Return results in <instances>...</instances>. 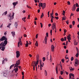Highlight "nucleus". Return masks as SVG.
<instances>
[{
  "instance_id": "f257e3e1",
  "label": "nucleus",
  "mask_w": 79,
  "mask_h": 79,
  "mask_svg": "<svg viewBox=\"0 0 79 79\" xmlns=\"http://www.w3.org/2000/svg\"><path fill=\"white\" fill-rule=\"evenodd\" d=\"M7 44V41H4L3 42H2L0 44V49H1L2 51H4L5 49V46Z\"/></svg>"
},
{
  "instance_id": "f03ea898",
  "label": "nucleus",
  "mask_w": 79,
  "mask_h": 79,
  "mask_svg": "<svg viewBox=\"0 0 79 79\" xmlns=\"http://www.w3.org/2000/svg\"><path fill=\"white\" fill-rule=\"evenodd\" d=\"M20 64V60H19L16 62V63L15 64V66H14L15 69H14V71H15V73L18 72V65Z\"/></svg>"
},
{
  "instance_id": "7ed1b4c3",
  "label": "nucleus",
  "mask_w": 79,
  "mask_h": 79,
  "mask_svg": "<svg viewBox=\"0 0 79 79\" xmlns=\"http://www.w3.org/2000/svg\"><path fill=\"white\" fill-rule=\"evenodd\" d=\"M0 40H1V41H3V40H5L4 41H6L7 44V43H8V41H7V38L4 36H3L2 37V38L0 39Z\"/></svg>"
},
{
  "instance_id": "20e7f679",
  "label": "nucleus",
  "mask_w": 79,
  "mask_h": 79,
  "mask_svg": "<svg viewBox=\"0 0 79 79\" xmlns=\"http://www.w3.org/2000/svg\"><path fill=\"white\" fill-rule=\"evenodd\" d=\"M75 66H77V64H79V61L77 60V59H76L75 61Z\"/></svg>"
},
{
  "instance_id": "39448f33",
  "label": "nucleus",
  "mask_w": 79,
  "mask_h": 79,
  "mask_svg": "<svg viewBox=\"0 0 79 79\" xmlns=\"http://www.w3.org/2000/svg\"><path fill=\"white\" fill-rule=\"evenodd\" d=\"M21 39L20 38H19V41L18 42V47H19V46H20V45H19V44H20L21 45H22V42H21Z\"/></svg>"
},
{
  "instance_id": "423d86ee",
  "label": "nucleus",
  "mask_w": 79,
  "mask_h": 79,
  "mask_svg": "<svg viewBox=\"0 0 79 79\" xmlns=\"http://www.w3.org/2000/svg\"><path fill=\"white\" fill-rule=\"evenodd\" d=\"M8 17L9 20H11V19H13V18L12 17V15L11 13L9 14Z\"/></svg>"
},
{
  "instance_id": "0eeeda50",
  "label": "nucleus",
  "mask_w": 79,
  "mask_h": 79,
  "mask_svg": "<svg viewBox=\"0 0 79 79\" xmlns=\"http://www.w3.org/2000/svg\"><path fill=\"white\" fill-rule=\"evenodd\" d=\"M56 23H53L52 24V27L55 30H56Z\"/></svg>"
},
{
  "instance_id": "6e6552de",
  "label": "nucleus",
  "mask_w": 79,
  "mask_h": 79,
  "mask_svg": "<svg viewBox=\"0 0 79 79\" xmlns=\"http://www.w3.org/2000/svg\"><path fill=\"white\" fill-rule=\"evenodd\" d=\"M8 74V73L7 71H4L3 73V76L4 77H6Z\"/></svg>"
},
{
  "instance_id": "1a4fd4ad",
  "label": "nucleus",
  "mask_w": 79,
  "mask_h": 79,
  "mask_svg": "<svg viewBox=\"0 0 79 79\" xmlns=\"http://www.w3.org/2000/svg\"><path fill=\"white\" fill-rule=\"evenodd\" d=\"M16 53L17 58H19V57L20 55V54H19V52L18 51H17L16 52Z\"/></svg>"
},
{
  "instance_id": "9d476101",
  "label": "nucleus",
  "mask_w": 79,
  "mask_h": 79,
  "mask_svg": "<svg viewBox=\"0 0 79 79\" xmlns=\"http://www.w3.org/2000/svg\"><path fill=\"white\" fill-rule=\"evenodd\" d=\"M72 10L73 11H74L76 10V4L73 5V7L72 8Z\"/></svg>"
},
{
  "instance_id": "9b49d317",
  "label": "nucleus",
  "mask_w": 79,
  "mask_h": 79,
  "mask_svg": "<svg viewBox=\"0 0 79 79\" xmlns=\"http://www.w3.org/2000/svg\"><path fill=\"white\" fill-rule=\"evenodd\" d=\"M33 63H32V66H33V70L34 71L35 70V66L33 64H36V61H33Z\"/></svg>"
},
{
  "instance_id": "f8f14e48",
  "label": "nucleus",
  "mask_w": 79,
  "mask_h": 79,
  "mask_svg": "<svg viewBox=\"0 0 79 79\" xmlns=\"http://www.w3.org/2000/svg\"><path fill=\"white\" fill-rule=\"evenodd\" d=\"M45 7H46V3H43V6L42 7L43 10H44Z\"/></svg>"
},
{
  "instance_id": "ddd939ff",
  "label": "nucleus",
  "mask_w": 79,
  "mask_h": 79,
  "mask_svg": "<svg viewBox=\"0 0 79 79\" xmlns=\"http://www.w3.org/2000/svg\"><path fill=\"white\" fill-rule=\"evenodd\" d=\"M54 48H54V46L52 45L51 46V50H52V52H54Z\"/></svg>"
},
{
  "instance_id": "4468645a",
  "label": "nucleus",
  "mask_w": 79,
  "mask_h": 79,
  "mask_svg": "<svg viewBox=\"0 0 79 79\" xmlns=\"http://www.w3.org/2000/svg\"><path fill=\"white\" fill-rule=\"evenodd\" d=\"M18 2H13L12 3V4L13 5H14V6H16V5H17V4H18Z\"/></svg>"
},
{
  "instance_id": "2eb2a0df",
  "label": "nucleus",
  "mask_w": 79,
  "mask_h": 79,
  "mask_svg": "<svg viewBox=\"0 0 79 79\" xmlns=\"http://www.w3.org/2000/svg\"><path fill=\"white\" fill-rule=\"evenodd\" d=\"M11 34L13 37H15V31H14V32L12 31Z\"/></svg>"
},
{
  "instance_id": "dca6fc26",
  "label": "nucleus",
  "mask_w": 79,
  "mask_h": 79,
  "mask_svg": "<svg viewBox=\"0 0 79 79\" xmlns=\"http://www.w3.org/2000/svg\"><path fill=\"white\" fill-rule=\"evenodd\" d=\"M74 44L75 45H77V42L76 40L74 41Z\"/></svg>"
},
{
  "instance_id": "f3484780",
  "label": "nucleus",
  "mask_w": 79,
  "mask_h": 79,
  "mask_svg": "<svg viewBox=\"0 0 79 79\" xmlns=\"http://www.w3.org/2000/svg\"><path fill=\"white\" fill-rule=\"evenodd\" d=\"M15 26L16 27V29L17 28V27H18V22H16L15 23Z\"/></svg>"
},
{
  "instance_id": "a211bd4d",
  "label": "nucleus",
  "mask_w": 79,
  "mask_h": 79,
  "mask_svg": "<svg viewBox=\"0 0 79 79\" xmlns=\"http://www.w3.org/2000/svg\"><path fill=\"white\" fill-rule=\"evenodd\" d=\"M56 74H58V66H56Z\"/></svg>"
},
{
  "instance_id": "6ab92c4d",
  "label": "nucleus",
  "mask_w": 79,
  "mask_h": 79,
  "mask_svg": "<svg viewBox=\"0 0 79 79\" xmlns=\"http://www.w3.org/2000/svg\"><path fill=\"white\" fill-rule=\"evenodd\" d=\"M7 14V11H6L4 13H3V14L2 15V16H4L6 15Z\"/></svg>"
},
{
  "instance_id": "aec40b11",
  "label": "nucleus",
  "mask_w": 79,
  "mask_h": 79,
  "mask_svg": "<svg viewBox=\"0 0 79 79\" xmlns=\"http://www.w3.org/2000/svg\"><path fill=\"white\" fill-rule=\"evenodd\" d=\"M68 39H71V35L69 34L68 36H67V39H68Z\"/></svg>"
},
{
  "instance_id": "412c9836",
  "label": "nucleus",
  "mask_w": 79,
  "mask_h": 79,
  "mask_svg": "<svg viewBox=\"0 0 79 79\" xmlns=\"http://www.w3.org/2000/svg\"><path fill=\"white\" fill-rule=\"evenodd\" d=\"M44 71L45 75V76H47V71H46V70H45Z\"/></svg>"
},
{
  "instance_id": "4be33fe9",
  "label": "nucleus",
  "mask_w": 79,
  "mask_h": 79,
  "mask_svg": "<svg viewBox=\"0 0 79 79\" xmlns=\"http://www.w3.org/2000/svg\"><path fill=\"white\" fill-rule=\"evenodd\" d=\"M15 66V64H13L12 65H11L10 68V69H11V68H13V66Z\"/></svg>"
},
{
  "instance_id": "5701e85b",
  "label": "nucleus",
  "mask_w": 79,
  "mask_h": 79,
  "mask_svg": "<svg viewBox=\"0 0 79 79\" xmlns=\"http://www.w3.org/2000/svg\"><path fill=\"white\" fill-rule=\"evenodd\" d=\"M35 45L36 47H38V42H37V41H36V43L35 44Z\"/></svg>"
},
{
  "instance_id": "b1692460",
  "label": "nucleus",
  "mask_w": 79,
  "mask_h": 79,
  "mask_svg": "<svg viewBox=\"0 0 79 79\" xmlns=\"http://www.w3.org/2000/svg\"><path fill=\"white\" fill-rule=\"evenodd\" d=\"M53 15V10H52V13L51 14V13L50 14V15L51 17H52V15Z\"/></svg>"
},
{
  "instance_id": "393cba45",
  "label": "nucleus",
  "mask_w": 79,
  "mask_h": 79,
  "mask_svg": "<svg viewBox=\"0 0 79 79\" xmlns=\"http://www.w3.org/2000/svg\"><path fill=\"white\" fill-rule=\"evenodd\" d=\"M44 13H42V15H41L40 18H43V17H44Z\"/></svg>"
},
{
  "instance_id": "a878e982",
  "label": "nucleus",
  "mask_w": 79,
  "mask_h": 79,
  "mask_svg": "<svg viewBox=\"0 0 79 79\" xmlns=\"http://www.w3.org/2000/svg\"><path fill=\"white\" fill-rule=\"evenodd\" d=\"M67 56H68V55H66L65 56V58L66 59V60H68V59L69 60V58Z\"/></svg>"
},
{
  "instance_id": "bb28decb",
  "label": "nucleus",
  "mask_w": 79,
  "mask_h": 79,
  "mask_svg": "<svg viewBox=\"0 0 79 79\" xmlns=\"http://www.w3.org/2000/svg\"><path fill=\"white\" fill-rule=\"evenodd\" d=\"M40 5L41 6V7H42L43 6V3L40 2Z\"/></svg>"
},
{
  "instance_id": "cd10ccee",
  "label": "nucleus",
  "mask_w": 79,
  "mask_h": 79,
  "mask_svg": "<svg viewBox=\"0 0 79 79\" xmlns=\"http://www.w3.org/2000/svg\"><path fill=\"white\" fill-rule=\"evenodd\" d=\"M67 39L68 40V41L69 42H71V41H70V40L71 39V38H67Z\"/></svg>"
},
{
  "instance_id": "c85d7f7f",
  "label": "nucleus",
  "mask_w": 79,
  "mask_h": 79,
  "mask_svg": "<svg viewBox=\"0 0 79 79\" xmlns=\"http://www.w3.org/2000/svg\"><path fill=\"white\" fill-rule=\"evenodd\" d=\"M40 64V67H44V65L41 63Z\"/></svg>"
},
{
  "instance_id": "c756f323",
  "label": "nucleus",
  "mask_w": 79,
  "mask_h": 79,
  "mask_svg": "<svg viewBox=\"0 0 79 79\" xmlns=\"http://www.w3.org/2000/svg\"><path fill=\"white\" fill-rule=\"evenodd\" d=\"M72 24H73V25L74 26L75 24V21H73L72 22Z\"/></svg>"
},
{
  "instance_id": "7c9ffc66",
  "label": "nucleus",
  "mask_w": 79,
  "mask_h": 79,
  "mask_svg": "<svg viewBox=\"0 0 79 79\" xmlns=\"http://www.w3.org/2000/svg\"><path fill=\"white\" fill-rule=\"evenodd\" d=\"M14 15H15V13H14V12H13L12 13V15L13 19L14 18Z\"/></svg>"
},
{
  "instance_id": "2f4dec72",
  "label": "nucleus",
  "mask_w": 79,
  "mask_h": 79,
  "mask_svg": "<svg viewBox=\"0 0 79 79\" xmlns=\"http://www.w3.org/2000/svg\"><path fill=\"white\" fill-rule=\"evenodd\" d=\"M44 40L45 41H47V38L46 37V36L45 37V38L44 39Z\"/></svg>"
},
{
  "instance_id": "473e14b6",
  "label": "nucleus",
  "mask_w": 79,
  "mask_h": 79,
  "mask_svg": "<svg viewBox=\"0 0 79 79\" xmlns=\"http://www.w3.org/2000/svg\"><path fill=\"white\" fill-rule=\"evenodd\" d=\"M60 40H61V41H62V42H63V41H64V40L63 38H61L60 39Z\"/></svg>"
},
{
  "instance_id": "72a5a7b5",
  "label": "nucleus",
  "mask_w": 79,
  "mask_h": 79,
  "mask_svg": "<svg viewBox=\"0 0 79 79\" xmlns=\"http://www.w3.org/2000/svg\"><path fill=\"white\" fill-rule=\"evenodd\" d=\"M71 76H72V77H74V74L71 73Z\"/></svg>"
},
{
  "instance_id": "f704fd0d",
  "label": "nucleus",
  "mask_w": 79,
  "mask_h": 79,
  "mask_svg": "<svg viewBox=\"0 0 79 79\" xmlns=\"http://www.w3.org/2000/svg\"><path fill=\"white\" fill-rule=\"evenodd\" d=\"M40 24L41 25V28H42V27H43V24H42V23H40Z\"/></svg>"
},
{
  "instance_id": "c9c22d12",
  "label": "nucleus",
  "mask_w": 79,
  "mask_h": 79,
  "mask_svg": "<svg viewBox=\"0 0 79 79\" xmlns=\"http://www.w3.org/2000/svg\"><path fill=\"white\" fill-rule=\"evenodd\" d=\"M63 15L64 16V14H65V11H64V10H63Z\"/></svg>"
},
{
  "instance_id": "e433bc0d",
  "label": "nucleus",
  "mask_w": 79,
  "mask_h": 79,
  "mask_svg": "<svg viewBox=\"0 0 79 79\" xmlns=\"http://www.w3.org/2000/svg\"><path fill=\"white\" fill-rule=\"evenodd\" d=\"M43 61H45V57H44L43 58Z\"/></svg>"
},
{
  "instance_id": "4c0bfd02",
  "label": "nucleus",
  "mask_w": 79,
  "mask_h": 79,
  "mask_svg": "<svg viewBox=\"0 0 79 79\" xmlns=\"http://www.w3.org/2000/svg\"><path fill=\"white\" fill-rule=\"evenodd\" d=\"M28 45H29V44H25V47H28Z\"/></svg>"
},
{
  "instance_id": "58836bf2",
  "label": "nucleus",
  "mask_w": 79,
  "mask_h": 79,
  "mask_svg": "<svg viewBox=\"0 0 79 79\" xmlns=\"http://www.w3.org/2000/svg\"><path fill=\"white\" fill-rule=\"evenodd\" d=\"M76 57H78V56H79V54L77 53L76 55Z\"/></svg>"
},
{
  "instance_id": "ea45409f",
  "label": "nucleus",
  "mask_w": 79,
  "mask_h": 79,
  "mask_svg": "<svg viewBox=\"0 0 79 79\" xmlns=\"http://www.w3.org/2000/svg\"><path fill=\"white\" fill-rule=\"evenodd\" d=\"M71 61H73V60H74V58L73 57H72L71 58Z\"/></svg>"
},
{
  "instance_id": "a19ab883",
  "label": "nucleus",
  "mask_w": 79,
  "mask_h": 79,
  "mask_svg": "<svg viewBox=\"0 0 79 79\" xmlns=\"http://www.w3.org/2000/svg\"><path fill=\"white\" fill-rule=\"evenodd\" d=\"M64 33H66V32H67V30H66L65 29H64Z\"/></svg>"
},
{
  "instance_id": "79ce46f5",
  "label": "nucleus",
  "mask_w": 79,
  "mask_h": 79,
  "mask_svg": "<svg viewBox=\"0 0 79 79\" xmlns=\"http://www.w3.org/2000/svg\"><path fill=\"white\" fill-rule=\"evenodd\" d=\"M49 53V52H47V53H48V54L47 55V58H48V55H49V54H48Z\"/></svg>"
},
{
  "instance_id": "37998d69",
  "label": "nucleus",
  "mask_w": 79,
  "mask_h": 79,
  "mask_svg": "<svg viewBox=\"0 0 79 79\" xmlns=\"http://www.w3.org/2000/svg\"><path fill=\"white\" fill-rule=\"evenodd\" d=\"M61 61L62 63H64V60L63 59L61 60Z\"/></svg>"
},
{
  "instance_id": "c03bdc74",
  "label": "nucleus",
  "mask_w": 79,
  "mask_h": 79,
  "mask_svg": "<svg viewBox=\"0 0 79 79\" xmlns=\"http://www.w3.org/2000/svg\"><path fill=\"white\" fill-rule=\"evenodd\" d=\"M46 35L47 37H48V33H46Z\"/></svg>"
},
{
  "instance_id": "a18cd8bd",
  "label": "nucleus",
  "mask_w": 79,
  "mask_h": 79,
  "mask_svg": "<svg viewBox=\"0 0 79 79\" xmlns=\"http://www.w3.org/2000/svg\"><path fill=\"white\" fill-rule=\"evenodd\" d=\"M76 6L77 7H79V5L77 3L76 4Z\"/></svg>"
},
{
  "instance_id": "49530a36",
  "label": "nucleus",
  "mask_w": 79,
  "mask_h": 79,
  "mask_svg": "<svg viewBox=\"0 0 79 79\" xmlns=\"http://www.w3.org/2000/svg\"><path fill=\"white\" fill-rule=\"evenodd\" d=\"M68 3V5H71V4L70 3V2L69 1H68L67 2Z\"/></svg>"
},
{
  "instance_id": "de8ad7c7",
  "label": "nucleus",
  "mask_w": 79,
  "mask_h": 79,
  "mask_svg": "<svg viewBox=\"0 0 79 79\" xmlns=\"http://www.w3.org/2000/svg\"><path fill=\"white\" fill-rule=\"evenodd\" d=\"M70 28H71L73 27V25H69Z\"/></svg>"
},
{
  "instance_id": "09e8293b",
  "label": "nucleus",
  "mask_w": 79,
  "mask_h": 79,
  "mask_svg": "<svg viewBox=\"0 0 79 79\" xmlns=\"http://www.w3.org/2000/svg\"><path fill=\"white\" fill-rule=\"evenodd\" d=\"M39 60H37L36 62V64H38V63H39Z\"/></svg>"
},
{
  "instance_id": "8fccbe9b",
  "label": "nucleus",
  "mask_w": 79,
  "mask_h": 79,
  "mask_svg": "<svg viewBox=\"0 0 79 79\" xmlns=\"http://www.w3.org/2000/svg\"><path fill=\"white\" fill-rule=\"evenodd\" d=\"M63 71H60V74L62 75H63Z\"/></svg>"
},
{
  "instance_id": "3c124183",
  "label": "nucleus",
  "mask_w": 79,
  "mask_h": 79,
  "mask_svg": "<svg viewBox=\"0 0 79 79\" xmlns=\"http://www.w3.org/2000/svg\"><path fill=\"white\" fill-rule=\"evenodd\" d=\"M5 64V60L4 59L2 61V64Z\"/></svg>"
},
{
  "instance_id": "603ef678",
  "label": "nucleus",
  "mask_w": 79,
  "mask_h": 79,
  "mask_svg": "<svg viewBox=\"0 0 79 79\" xmlns=\"http://www.w3.org/2000/svg\"><path fill=\"white\" fill-rule=\"evenodd\" d=\"M74 68H72L71 69H70V71H74Z\"/></svg>"
},
{
  "instance_id": "864d4df0",
  "label": "nucleus",
  "mask_w": 79,
  "mask_h": 79,
  "mask_svg": "<svg viewBox=\"0 0 79 79\" xmlns=\"http://www.w3.org/2000/svg\"><path fill=\"white\" fill-rule=\"evenodd\" d=\"M76 11L77 12H78L79 11V8H77V9L76 10Z\"/></svg>"
},
{
  "instance_id": "5fc2aeb1",
  "label": "nucleus",
  "mask_w": 79,
  "mask_h": 79,
  "mask_svg": "<svg viewBox=\"0 0 79 79\" xmlns=\"http://www.w3.org/2000/svg\"><path fill=\"white\" fill-rule=\"evenodd\" d=\"M23 36L24 37H27V35L26 34H24Z\"/></svg>"
},
{
  "instance_id": "6e6d98bb",
  "label": "nucleus",
  "mask_w": 79,
  "mask_h": 79,
  "mask_svg": "<svg viewBox=\"0 0 79 79\" xmlns=\"http://www.w3.org/2000/svg\"><path fill=\"white\" fill-rule=\"evenodd\" d=\"M27 8H31V7H30V6H29L27 5Z\"/></svg>"
},
{
  "instance_id": "4d7b16f0",
  "label": "nucleus",
  "mask_w": 79,
  "mask_h": 79,
  "mask_svg": "<svg viewBox=\"0 0 79 79\" xmlns=\"http://www.w3.org/2000/svg\"><path fill=\"white\" fill-rule=\"evenodd\" d=\"M55 18H56V19H58V17H55Z\"/></svg>"
},
{
  "instance_id": "13d9d810",
  "label": "nucleus",
  "mask_w": 79,
  "mask_h": 79,
  "mask_svg": "<svg viewBox=\"0 0 79 79\" xmlns=\"http://www.w3.org/2000/svg\"><path fill=\"white\" fill-rule=\"evenodd\" d=\"M38 37V34H37L36 35V39H37Z\"/></svg>"
},
{
  "instance_id": "bf43d9fd",
  "label": "nucleus",
  "mask_w": 79,
  "mask_h": 79,
  "mask_svg": "<svg viewBox=\"0 0 79 79\" xmlns=\"http://www.w3.org/2000/svg\"><path fill=\"white\" fill-rule=\"evenodd\" d=\"M53 19L52 18H51V23H53Z\"/></svg>"
},
{
  "instance_id": "052dcab7",
  "label": "nucleus",
  "mask_w": 79,
  "mask_h": 79,
  "mask_svg": "<svg viewBox=\"0 0 79 79\" xmlns=\"http://www.w3.org/2000/svg\"><path fill=\"white\" fill-rule=\"evenodd\" d=\"M71 73L69 74V79H71Z\"/></svg>"
},
{
  "instance_id": "680f3d73",
  "label": "nucleus",
  "mask_w": 79,
  "mask_h": 79,
  "mask_svg": "<svg viewBox=\"0 0 79 79\" xmlns=\"http://www.w3.org/2000/svg\"><path fill=\"white\" fill-rule=\"evenodd\" d=\"M59 79H63V78L61 77V76H59Z\"/></svg>"
},
{
  "instance_id": "e2e57ef3",
  "label": "nucleus",
  "mask_w": 79,
  "mask_h": 79,
  "mask_svg": "<svg viewBox=\"0 0 79 79\" xmlns=\"http://www.w3.org/2000/svg\"><path fill=\"white\" fill-rule=\"evenodd\" d=\"M64 40L66 41V37H64Z\"/></svg>"
},
{
  "instance_id": "0e129e2a",
  "label": "nucleus",
  "mask_w": 79,
  "mask_h": 79,
  "mask_svg": "<svg viewBox=\"0 0 79 79\" xmlns=\"http://www.w3.org/2000/svg\"><path fill=\"white\" fill-rule=\"evenodd\" d=\"M2 27H3V24L0 26V28H2Z\"/></svg>"
},
{
  "instance_id": "69168bd1",
  "label": "nucleus",
  "mask_w": 79,
  "mask_h": 79,
  "mask_svg": "<svg viewBox=\"0 0 79 79\" xmlns=\"http://www.w3.org/2000/svg\"><path fill=\"white\" fill-rule=\"evenodd\" d=\"M62 19H63L64 20H65V19H66V18L64 17H63Z\"/></svg>"
},
{
  "instance_id": "338daca9",
  "label": "nucleus",
  "mask_w": 79,
  "mask_h": 79,
  "mask_svg": "<svg viewBox=\"0 0 79 79\" xmlns=\"http://www.w3.org/2000/svg\"><path fill=\"white\" fill-rule=\"evenodd\" d=\"M66 53H68V49L66 51Z\"/></svg>"
},
{
  "instance_id": "774afa93",
  "label": "nucleus",
  "mask_w": 79,
  "mask_h": 79,
  "mask_svg": "<svg viewBox=\"0 0 79 79\" xmlns=\"http://www.w3.org/2000/svg\"><path fill=\"white\" fill-rule=\"evenodd\" d=\"M58 13H55V16H58Z\"/></svg>"
}]
</instances>
